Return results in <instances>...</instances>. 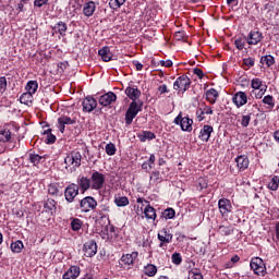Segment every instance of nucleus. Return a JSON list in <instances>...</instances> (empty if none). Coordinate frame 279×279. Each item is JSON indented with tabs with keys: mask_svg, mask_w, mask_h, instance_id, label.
I'll use <instances>...</instances> for the list:
<instances>
[{
	"mask_svg": "<svg viewBox=\"0 0 279 279\" xmlns=\"http://www.w3.org/2000/svg\"><path fill=\"white\" fill-rule=\"evenodd\" d=\"M125 95L132 101H140L138 99H141V92L138 87H130V86L126 87Z\"/></svg>",
	"mask_w": 279,
	"mask_h": 279,
	"instance_id": "nucleus-19",
	"label": "nucleus"
},
{
	"mask_svg": "<svg viewBox=\"0 0 279 279\" xmlns=\"http://www.w3.org/2000/svg\"><path fill=\"white\" fill-rule=\"evenodd\" d=\"M144 215L146 219H151L156 221V209L151 205H147L144 209Z\"/></svg>",
	"mask_w": 279,
	"mask_h": 279,
	"instance_id": "nucleus-32",
	"label": "nucleus"
},
{
	"mask_svg": "<svg viewBox=\"0 0 279 279\" xmlns=\"http://www.w3.org/2000/svg\"><path fill=\"white\" fill-rule=\"evenodd\" d=\"M41 160H43V156L38 154H29V162H32L34 167H38Z\"/></svg>",
	"mask_w": 279,
	"mask_h": 279,
	"instance_id": "nucleus-37",
	"label": "nucleus"
},
{
	"mask_svg": "<svg viewBox=\"0 0 279 279\" xmlns=\"http://www.w3.org/2000/svg\"><path fill=\"white\" fill-rule=\"evenodd\" d=\"M80 267L78 266H71L68 271L63 274L62 279H77L80 278Z\"/></svg>",
	"mask_w": 279,
	"mask_h": 279,
	"instance_id": "nucleus-21",
	"label": "nucleus"
},
{
	"mask_svg": "<svg viewBox=\"0 0 279 279\" xmlns=\"http://www.w3.org/2000/svg\"><path fill=\"white\" fill-rule=\"evenodd\" d=\"M80 208L82 213H90L97 208V199L93 196H86L80 201Z\"/></svg>",
	"mask_w": 279,
	"mask_h": 279,
	"instance_id": "nucleus-6",
	"label": "nucleus"
},
{
	"mask_svg": "<svg viewBox=\"0 0 279 279\" xmlns=\"http://www.w3.org/2000/svg\"><path fill=\"white\" fill-rule=\"evenodd\" d=\"M146 162H148L149 169H154V163L156 162V155L151 154Z\"/></svg>",
	"mask_w": 279,
	"mask_h": 279,
	"instance_id": "nucleus-57",
	"label": "nucleus"
},
{
	"mask_svg": "<svg viewBox=\"0 0 279 279\" xmlns=\"http://www.w3.org/2000/svg\"><path fill=\"white\" fill-rule=\"evenodd\" d=\"M82 221L78 218H74L71 221V228L74 232H78V230H82Z\"/></svg>",
	"mask_w": 279,
	"mask_h": 279,
	"instance_id": "nucleus-42",
	"label": "nucleus"
},
{
	"mask_svg": "<svg viewBox=\"0 0 279 279\" xmlns=\"http://www.w3.org/2000/svg\"><path fill=\"white\" fill-rule=\"evenodd\" d=\"M234 45L239 51H243V49H245V41L242 38L235 39Z\"/></svg>",
	"mask_w": 279,
	"mask_h": 279,
	"instance_id": "nucleus-51",
	"label": "nucleus"
},
{
	"mask_svg": "<svg viewBox=\"0 0 279 279\" xmlns=\"http://www.w3.org/2000/svg\"><path fill=\"white\" fill-rule=\"evenodd\" d=\"M260 63L267 66H274L276 64V59L271 54H266L260 58Z\"/></svg>",
	"mask_w": 279,
	"mask_h": 279,
	"instance_id": "nucleus-34",
	"label": "nucleus"
},
{
	"mask_svg": "<svg viewBox=\"0 0 279 279\" xmlns=\"http://www.w3.org/2000/svg\"><path fill=\"white\" fill-rule=\"evenodd\" d=\"M157 238L160 241L159 247H162V245H165V243H171V241H173V234L167 228L161 229L158 232Z\"/></svg>",
	"mask_w": 279,
	"mask_h": 279,
	"instance_id": "nucleus-11",
	"label": "nucleus"
},
{
	"mask_svg": "<svg viewBox=\"0 0 279 279\" xmlns=\"http://www.w3.org/2000/svg\"><path fill=\"white\" fill-rule=\"evenodd\" d=\"M218 232H220L222 236H230V234L234 232V229H232L231 227L220 226L218 228Z\"/></svg>",
	"mask_w": 279,
	"mask_h": 279,
	"instance_id": "nucleus-38",
	"label": "nucleus"
},
{
	"mask_svg": "<svg viewBox=\"0 0 279 279\" xmlns=\"http://www.w3.org/2000/svg\"><path fill=\"white\" fill-rule=\"evenodd\" d=\"M137 257H138V253L133 252L132 254L122 255L120 260L122 265H125L129 267V265H134V260H136Z\"/></svg>",
	"mask_w": 279,
	"mask_h": 279,
	"instance_id": "nucleus-23",
	"label": "nucleus"
},
{
	"mask_svg": "<svg viewBox=\"0 0 279 279\" xmlns=\"http://www.w3.org/2000/svg\"><path fill=\"white\" fill-rule=\"evenodd\" d=\"M129 111L138 114L143 110V101L137 100V101H132L128 108Z\"/></svg>",
	"mask_w": 279,
	"mask_h": 279,
	"instance_id": "nucleus-27",
	"label": "nucleus"
},
{
	"mask_svg": "<svg viewBox=\"0 0 279 279\" xmlns=\"http://www.w3.org/2000/svg\"><path fill=\"white\" fill-rule=\"evenodd\" d=\"M215 130L211 125L205 124L199 132L198 138H201V141H204V143H208V141H210V135Z\"/></svg>",
	"mask_w": 279,
	"mask_h": 279,
	"instance_id": "nucleus-17",
	"label": "nucleus"
},
{
	"mask_svg": "<svg viewBox=\"0 0 279 279\" xmlns=\"http://www.w3.org/2000/svg\"><path fill=\"white\" fill-rule=\"evenodd\" d=\"M263 104L266 106H269V108H274L276 106V102L274 101V96L267 95L263 98Z\"/></svg>",
	"mask_w": 279,
	"mask_h": 279,
	"instance_id": "nucleus-46",
	"label": "nucleus"
},
{
	"mask_svg": "<svg viewBox=\"0 0 279 279\" xmlns=\"http://www.w3.org/2000/svg\"><path fill=\"white\" fill-rule=\"evenodd\" d=\"M204 114H213V108L205 106L202 108Z\"/></svg>",
	"mask_w": 279,
	"mask_h": 279,
	"instance_id": "nucleus-61",
	"label": "nucleus"
},
{
	"mask_svg": "<svg viewBox=\"0 0 279 279\" xmlns=\"http://www.w3.org/2000/svg\"><path fill=\"white\" fill-rule=\"evenodd\" d=\"M274 138H275V141H276L277 143H279V131H276V132L274 133Z\"/></svg>",
	"mask_w": 279,
	"mask_h": 279,
	"instance_id": "nucleus-64",
	"label": "nucleus"
},
{
	"mask_svg": "<svg viewBox=\"0 0 279 279\" xmlns=\"http://www.w3.org/2000/svg\"><path fill=\"white\" fill-rule=\"evenodd\" d=\"M98 56H100L104 62H110V60H112V52L108 46H105L98 50Z\"/></svg>",
	"mask_w": 279,
	"mask_h": 279,
	"instance_id": "nucleus-24",
	"label": "nucleus"
},
{
	"mask_svg": "<svg viewBox=\"0 0 279 279\" xmlns=\"http://www.w3.org/2000/svg\"><path fill=\"white\" fill-rule=\"evenodd\" d=\"M278 186H279V177L275 175L271 178L270 182L268 183V189L270 191H278Z\"/></svg>",
	"mask_w": 279,
	"mask_h": 279,
	"instance_id": "nucleus-39",
	"label": "nucleus"
},
{
	"mask_svg": "<svg viewBox=\"0 0 279 279\" xmlns=\"http://www.w3.org/2000/svg\"><path fill=\"white\" fill-rule=\"evenodd\" d=\"M236 167L240 171H245L250 167V159L247 155H240L235 158Z\"/></svg>",
	"mask_w": 279,
	"mask_h": 279,
	"instance_id": "nucleus-18",
	"label": "nucleus"
},
{
	"mask_svg": "<svg viewBox=\"0 0 279 279\" xmlns=\"http://www.w3.org/2000/svg\"><path fill=\"white\" fill-rule=\"evenodd\" d=\"M142 169H144V171H151V169H149V162L145 161L143 165H142Z\"/></svg>",
	"mask_w": 279,
	"mask_h": 279,
	"instance_id": "nucleus-63",
	"label": "nucleus"
},
{
	"mask_svg": "<svg viewBox=\"0 0 279 279\" xmlns=\"http://www.w3.org/2000/svg\"><path fill=\"white\" fill-rule=\"evenodd\" d=\"M92 190L93 191H101V187L106 184V174L94 171L90 175Z\"/></svg>",
	"mask_w": 279,
	"mask_h": 279,
	"instance_id": "nucleus-4",
	"label": "nucleus"
},
{
	"mask_svg": "<svg viewBox=\"0 0 279 279\" xmlns=\"http://www.w3.org/2000/svg\"><path fill=\"white\" fill-rule=\"evenodd\" d=\"M193 73H194V75H197V77H198L199 80H204V71H202V69L195 68V69L193 70Z\"/></svg>",
	"mask_w": 279,
	"mask_h": 279,
	"instance_id": "nucleus-55",
	"label": "nucleus"
},
{
	"mask_svg": "<svg viewBox=\"0 0 279 279\" xmlns=\"http://www.w3.org/2000/svg\"><path fill=\"white\" fill-rule=\"evenodd\" d=\"M43 5H49V0H34L35 8H43Z\"/></svg>",
	"mask_w": 279,
	"mask_h": 279,
	"instance_id": "nucleus-53",
	"label": "nucleus"
},
{
	"mask_svg": "<svg viewBox=\"0 0 279 279\" xmlns=\"http://www.w3.org/2000/svg\"><path fill=\"white\" fill-rule=\"evenodd\" d=\"M252 111H248L247 114L242 116L241 125L242 128H247L250 125V122L252 121Z\"/></svg>",
	"mask_w": 279,
	"mask_h": 279,
	"instance_id": "nucleus-41",
	"label": "nucleus"
},
{
	"mask_svg": "<svg viewBox=\"0 0 279 279\" xmlns=\"http://www.w3.org/2000/svg\"><path fill=\"white\" fill-rule=\"evenodd\" d=\"M23 247L24 245L21 240L11 243V252L14 254H21V252H23Z\"/></svg>",
	"mask_w": 279,
	"mask_h": 279,
	"instance_id": "nucleus-33",
	"label": "nucleus"
},
{
	"mask_svg": "<svg viewBox=\"0 0 279 279\" xmlns=\"http://www.w3.org/2000/svg\"><path fill=\"white\" fill-rule=\"evenodd\" d=\"M204 114H206V113H204L202 108H198L196 110V117H197L198 121H204V119H206V117H204Z\"/></svg>",
	"mask_w": 279,
	"mask_h": 279,
	"instance_id": "nucleus-56",
	"label": "nucleus"
},
{
	"mask_svg": "<svg viewBox=\"0 0 279 279\" xmlns=\"http://www.w3.org/2000/svg\"><path fill=\"white\" fill-rule=\"evenodd\" d=\"M144 274L149 278H154V276L158 274V267H156V265L154 264H147L146 266H144Z\"/></svg>",
	"mask_w": 279,
	"mask_h": 279,
	"instance_id": "nucleus-26",
	"label": "nucleus"
},
{
	"mask_svg": "<svg viewBox=\"0 0 279 279\" xmlns=\"http://www.w3.org/2000/svg\"><path fill=\"white\" fill-rule=\"evenodd\" d=\"M83 252L87 258H93V256L97 254V242H95V240L86 242L84 244Z\"/></svg>",
	"mask_w": 279,
	"mask_h": 279,
	"instance_id": "nucleus-12",
	"label": "nucleus"
},
{
	"mask_svg": "<svg viewBox=\"0 0 279 279\" xmlns=\"http://www.w3.org/2000/svg\"><path fill=\"white\" fill-rule=\"evenodd\" d=\"M123 3H125V0H110L109 7L111 8V10H119V8L123 5Z\"/></svg>",
	"mask_w": 279,
	"mask_h": 279,
	"instance_id": "nucleus-44",
	"label": "nucleus"
},
{
	"mask_svg": "<svg viewBox=\"0 0 279 279\" xmlns=\"http://www.w3.org/2000/svg\"><path fill=\"white\" fill-rule=\"evenodd\" d=\"M52 29L56 32V34H60V36H66L68 26H66V23H64L62 21L58 22L52 27Z\"/></svg>",
	"mask_w": 279,
	"mask_h": 279,
	"instance_id": "nucleus-25",
	"label": "nucleus"
},
{
	"mask_svg": "<svg viewBox=\"0 0 279 279\" xmlns=\"http://www.w3.org/2000/svg\"><path fill=\"white\" fill-rule=\"evenodd\" d=\"M114 204L121 208L123 206H128L130 204V199H128V196H121L114 198Z\"/></svg>",
	"mask_w": 279,
	"mask_h": 279,
	"instance_id": "nucleus-35",
	"label": "nucleus"
},
{
	"mask_svg": "<svg viewBox=\"0 0 279 279\" xmlns=\"http://www.w3.org/2000/svg\"><path fill=\"white\" fill-rule=\"evenodd\" d=\"M48 193L49 195L58 197V195H60V189H58L56 184H50L48 185Z\"/></svg>",
	"mask_w": 279,
	"mask_h": 279,
	"instance_id": "nucleus-45",
	"label": "nucleus"
},
{
	"mask_svg": "<svg viewBox=\"0 0 279 279\" xmlns=\"http://www.w3.org/2000/svg\"><path fill=\"white\" fill-rule=\"evenodd\" d=\"M95 2L89 1L87 3H85L84 8H83V14L85 16H93V14H95Z\"/></svg>",
	"mask_w": 279,
	"mask_h": 279,
	"instance_id": "nucleus-30",
	"label": "nucleus"
},
{
	"mask_svg": "<svg viewBox=\"0 0 279 279\" xmlns=\"http://www.w3.org/2000/svg\"><path fill=\"white\" fill-rule=\"evenodd\" d=\"M95 108H97V100H95V98H93L92 96H87L83 100V111L84 112H93V110H95Z\"/></svg>",
	"mask_w": 279,
	"mask_h": 279,
	"instance_id": "nucleus-16",
	"label": "nucleus"
},
{
	"mask_svg": "<svg viewBox=\"0 0 279 279\" xmlns=\"http://www.w3.org/2000/svg\"><path fill=\"white\" fill-rule=\"evenodd\" d=\"M5 90H8V80L5 78V76H1L0 77V93H1V95H3V93H5Z\"/></svg>",
	"mask_w": 279,
	"mask_h": 279,
	"instance_id": "nucleus-49",
	"label": "nucleus"
},
{
	"mask_svg": "<svg viewBox=\"0 0 279 279\" xmlns=\"http://www.w3.org/2000/svg\"><path fill=\"white\" fill-rule=\"evenodd\" d=\"M75 123H77V120L75 118H71L69 116H62L58 118L57 128L61 132V134H64V131L66 130V125H75Z\"/></svg>",
	"mask_w": 279,
	"mask_h": 279,
	"instance_id": "nucleus-9",
	"label": "nucleus"
},
{
	"mask_svg": "<svg viewBox=\"0 0 279 279\" xmlns=\"http://www.w3.org/2000/svg\"><path fill=\"white\" fill-rule=\"evenodd\" d=\"M137 137L140 138L141 143H145V141H154V138H156V134H154L151 131H143L137 135Z\"/></svg>",
	"mask_w": 279,
	"mask_h": 279,
	"instance_id": "nucleus-29",
	"label": "nucleus"
},
{
	"mask_svg": "<svg viewBox=\"0 0 279 279\" xmlns=\"http://www.w3.org/2000/svg\"><path fill=\"white\" fill-rule=\"evenodd\" d=\"M247 45H258L263 40V33L258 31H251L247 36H244Z\"/></svg>",
	"mask_w": 279,
	"mask_h": 279,
	"instance_id": "nucleus-13",
	"label": "nucleus"
},
{
	"mask_svg": "<svg viewBox=\"0 0 279 279\" xmlns=\"http://www.w3.org/2000/svg\"><path fill=\"white\" fill-rule=\"evenodd\" d=\"M44 134H46L45 143H47V145H53V143H56V135L51 133V129L46 130Z\"/></svg>",
	"mask_w": 279,
	"mask_h": 279,
	"instance_id": "nucleus-36",
	"label": "nucleus"
},
{
	"mask_svg": "<svg viewBox=\"0 0 279 279\" xmlns=\"http://www.w3.org/2000/svg\"><path fill=\"white\" fill-rule=\"evenodd\" d=\"M174 90H182L186 93L191 88V78L186 75L179 76L175 82L173 83Z\"/></svg>",
	"mask_w": 279,
	"mask_h": 279,
	"instance_id": "nucleus-7",
	"label": "nucleus"
},
{
	"mask_svg": "<svg viewBox=\"0 0 279 279\" xmlns=\"http://www.w3.org/2000/svg\"><path fill=\"white\" fill-rule=\"evenodd\" d=\"M162 217L166 219H173V217H175V209L167 208L166 210H163Z\"/></svg>",
	"mask_w": 279,
	"mask_h": 279,
	"instance_id": "nucleus-47",
	"label": "nucleus"
},
{
	"mask_svg": "<svg viewBox=\"0 0 279 279\" xmlns=\"http://www.w3.org/2000/svg\"><path fill=\"white\" fill-rule=\"evenodd\" d=\"M158 92L160 95H165V93H169V89L167 88V85H161L158 87Z\"/></svg>",
	"mask_w": 279,
	"mask_h": 279,
	"instance_id": "nucleus-60",
	"label": "nucleus"
},
{
	"mask_svg": "<svg viewBox=\"0 0 279 279\" xmlns=\"http://www.w3.org/2000/svg\"><path fill=\"white\" fill-rule=\"evenodd\" d=\"M189 279H204V276L202 272H199V270L194 269L190 271Z\"/></svg>",
	"mask_w": 279,
	"mask_h": 279,
	"instance_id": "nucleus-50",
	"label": "nucleus"
},
{
	"mask_svg": "<svg viewBox=\"0 0 279 279\" xmlns=\"http://www.w3.org/2000/svg\"><path fill=\"white\" fill-rule=\"evenodd\" d=\"M260 86H263V81L260 78H253L251 81V87L254 90H260Z\"/></svg>",
	"mask_w": 279,
	"mask_h": 279,
	"instance_id": "nucleus-48",
	"label": "nucleus"
},
{
	"mask_svg": "<svg viewBox=\"0 0 279 279\" xmlns=\"http://www.w3.org/2000/svg\"><path fill=\"white\" fill-rule=\"evenodd\" d=\"M232 102L236 108H242V106L247 104V94L245 92H236L232 97Z\"/></svg>",
	"mask_w": 279,
	"mask_h": 279,
	"instance_id": "nucleus-14",
	"label": "nucleus"
},
{
	"mask_svg": "<svg viewBox=\"0 0 279 279\" xmlns=\"http://www.w3.org/2000/svg\"><path fill=\"white\" fill-rule=\"evenodd\" d=\"M12 141V132L8 129L0 130V143H10Z\"/></svg>",
	"mask_w": 279,
	"mask_h": 279,
	"instance_id": "nucleus-31",
	"label": "nucleus"
},
{
	"mask_svg": "<svg viewBox=\"0 0 279 279\" xmlns=\"http://www.w3.org/2000/svg\"><path fill=\"white\" fill-rule=\"evenodd\" d=\"M99 208H100V215L101 213H110V205L108 204H102L99 206Z\"/></svg>",
	"mask_w": 279,
	"mask_h": 279,
	"instance_id": "nucleus-58",
	"label": "nucleus"
},
{
	"mask_svg": "<svg viewBox=\"0 0 279 279\" xmlns=\"http://www.w3.org/2000/svg\"><path fill=\"white\" fill-rule=\"evenodd\" d=\"M184 36H185L184 32H177L174 34L175 40H184Z\"/></svg>",
	"mask_w": 279,
	"mask_h": 279,
	"instance_id": "nucleus-59",
	"label": "nucleus"
},
{
	"mask_svg": "<svg viewBox=\"0 0 279 279\" xmlns=\"http://www.w3.org/2000/svg\"><path fill=\"white\" fill-rule=\"evenodd\" d=\"M113 101H117V94L112 92L104 94L99 98L100 106H105V107L110 106L111 104H113Z\"/></svg>",
	"mask_w": 279,
	"mask_h": 279,
	"instance_id": "nucleus-15",
	"label": "nucleus"
},
{
	"mask_svg": "<svg viewBox=\"0 0 279 279\" xmlns=\"http://www.w3.org/2000/svg\"><path fill=\"white\" fill-rule=\"evenodd\" d=\"M105 151L107 156H114L117 154V146H114L112 143H109L106 145Z\"/></svg>",
	"mask_w": 279,
	"mask_h": 279,
	"instance_id": "nucleus-43",
	"label": "nucleus"
},
{
	"mask_svg": "<svg viewBox=\"0 0 279 279\" xmlns=\"http://www.w3.org/2000/svg\"><path fill=\"white\" fill-rule=\"evenodd\" d=\"M80 195V186L75 183L68 185L64 190V197L69 204L75 202V196Z\"/></svg>",
	"mask_w": 279,
	"mask_h": 279,
	"instance_id": "nucleus-8",
	"label": "nucleus"
},
{
	"mask_svg": "<svg viewBox=\"0 0 279 279\" xmlns=\"http://www.w3.org/2000/svg\"><path fill=\"white\" fill-rule=\"evenodd\" d=\"M173 123L175 125H180L182 132H193V119L189 117H182V112H180Z\"/></svg>",
	"mask_w": 279,
	"mask_h": 279,
	"instance_id": "nucleus-2",
	"label": "nucleus"
},
{
	"mask_svg": "<svg viewBox=\"0 0 279 279\" xmlns=\"http://www.w3.org/2000/svg\"><path fill=\"white\" fill-rule=\"evenodd\" d=\"M134 119H136V113L129 111V109H128L125 112V118H124L125 124L132 125V122L134 121Z\"/></svg>",
	"mask_w": 279,
	"mask_h": 279,
	"instance_id": "nucleus-40",
	"label": "nucleus"
},
{
	"mask_svg": "<svg viewBox=\"0 0 279 279\" xmlns=\"http://www.w3.org/2000/svg\"><path fill=\"white\" fill-rule=\"evenodd\" d=\"M218 208L222 217H228V214L232 213V203L228 198H220L218 201Z\"/></svg>",
	"mask_w": 279,
	"mask_h": 279,
	"instance_id": "nucleus-10",
	"label": "nucleus"
},
{
	"mask_svg": "<svg viewBox=\"0 0 279 279\" xmlns=\"http://www.w3.org/2000/svg\"><path fill=\"white\" fill-rule=\"evenodd\" d=\"M44 208L46 213H49L50 215H56L58 210V202H56V199L48 198L44 204Z\"/></svg>",
	"mask_w": 279,
	"mask_h": 279,
	"instance_id": "nucleus-20",
	"label": "nucleus"
},
{
	"mask_svg": "<svg viewBox=\"0 0 279 279\" xmlns=\"http://www.w3.org/2000/svg\"><path fill=\"white\" fill-rule=\"evenodd\" d=\"M171 258L174 265H180V263H182V255H180V253H173Z\"/></svg>",
	"mask_w": 279,
	"mask_h": 279,
	"instance_id": "nucleus-52",
	"label": "nucleus"
},
{
	"mask_svg": "<svg viewBox=\"0 0 279 279\" xmlns=\"http://www.w3.org/2000/svg\"><path fill=\"white\" fill-rule=\"evenodd\" d=\"M250 267L256 276H265V274H267V267L260 257H253Z\"/></svg>",
	"mask_w": 279,
	"mask_h": 279,
	"instance_id": "nucleus-3",
	"label": "nucleus"
},
{
	"mask_svg": "<svg viewBox=\"0 0 279 279\" xmlns=\"http://www.w3.org/2000/svg\"><path fill=\"white\" fill-rule=\"evenodd\" d=\"M65 169H70L71 172L77 171L82 167V153L72 151L64 158Z\"/></svg>",
	"mask_w": 279,
	"mask_h": 279,
	"instance_id": "nucleus-1",
	"label": "nucleus"
},
{
	"mask_svg": "<svg viewBox=\"0 0 279 279\" xmlns=\"http://www.w3.org/2000/svg\"><path fill=\"white\" fill-rule=\"evenodd\" d=\"M254 58H246V59H243V64H245V66H248V69H252V66H254Z\"/></svg>",
	"mask_w": 279,
	"mask_h": 279,
	"instance_id": "nucleus-54",
	"label": "nucleus"
},
{
	"mask_svg": "<svg viewBox=\"0 0 279 279\" xmlns=\"http://www.w3.org/2000/svg\"><path fill=\"white\" fill-rule=\"evenodd\" d=\"M77 184H78L77 186H80L83 193H86L88 189H93L90 179H88V177H78Z\"/></svg>",
	"mask_w": 279,
	"mask_h": 279,
	"instance_id": "nucleus-22",
	"label": "nucleus"
},
{
	"mask_svg": "<svg viewBox=\"0 0 279 279\" xmlns=\"http://www.w3.org/2000/svg\"><path fill=\"white\" fill-rule=\"evenodd\" d=\"M25 88L27 93L22 94L20 97L21 104H29V100L25 99V97L32 99V96L35 95L36 90H38V81H29Z\"/></svg>",
	"mask_w": 279,
	"mask_h": 279,
	"instance_id": "nucleus-5",
	"label": "nucleus"
},
{
	"mask_svg": "<svg viewBox=\"0 0 279 279\" xmlns=\"http://www.w3.org/2000/svg\"><path fill=\"white\" fill-rule=\"evenodd\" d=\"M133 64H135L136 71H143V64L138 61H133Z\"/></svg>",
	"mask_w": 279,
	"mask_h": 279,
	"instance_id": "nucleus-62",
	"label": "nucleus"
},
{
	"mask_svg": "<svg viewBox=\"0 0 279 279\" xmlns=\"http://www.w3.org/2000/svg\"><path fill=\"white\" fill-rule=\"evenodd\" d=\"M219 97V92L215 88H210L206 92V99L209 104H216L217 98Z\"/></svg>",
	"mask_w": 279,
	"mask_h": 279,
	"instance_id": "nucleus-28",
	"label": "nucleus"
}]
</instances>
